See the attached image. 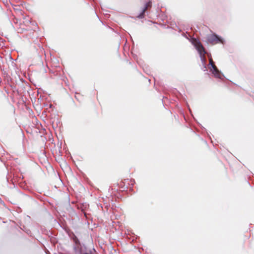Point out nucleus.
<instances>
[{
    "label": "nucleus",
    "mask_w": 254,
    "mask_h": 254,
    "mask_svg": "<svg viewBox=\"0 0 254 254\" xmlns=\"http://www.w3.org/2000/svg\"><path fill=\"white\" fill-rule=\"evenodd\" d=\"M152 6V2L151 1H149L147 2L145 5L143 9H142V12L138 16V17L139 18H142L144 16V13L145 11L149 8H151Z\"/></svg>",
    "instance_id": "obj_1"
},
{
    "label": "nucleus",
    "mask_w": 254,
    "mask_h": 254,
    "mask_svg": "<svg viewBox=\"0 0 254 254\" xmlns=\"http://www.w3.org/2000/svg\"><path fill=\"white\" fill-rule=\"evenodd\" d=\"M195 47L200 56L202 55H204L205 54L204 48L200 42H196L195 44Z\"/></svg>",
    "instance_id": "obj_2"
},
{
    "label": "nucleus",
    "mask_w": 254,
    "mask_h": 254,
    "mask_svg": "<svg viewBox=\"0 0 254 254\" xmlns=\"http://www.w3.org/2000/svg\"><path fill=\"white\" fill-rule=\"evenodd\" d=\"M208 41L210 43L215 44L217 43L219 41V39L216 35H211L208 38Z\"/></svg>",
    "instance_id": "obj_3"
},
{
    "label": "nucleus",
    "mask_w": 254,
    "mask_h": 254,
    "mask_svg": "<svg viewBox=\"0 0 254 254\" xmlns=\"http://www.w3.org/2000/svg\"><path fill=\"white\" fill-rule=\"evenodd\" d=\"M212 68L213 69V73L215 75V77L218 78H220L221 77V74L219 70L218 69L217 67L215 65H213L212 66Z\"/></svg>",
    "instance_id": "obj_4"
},
{
    "label": "nucleus",
    "mask_w": 254,
    "mask_h": 254,
    "mask_svg": "<svg viewBox=\"0 0 254 254\" xmlns=\"http://www.w3.org/2000/svg\"><path fill=\"white\" fill-rule=\"evenodd\" d=\"M209 64L211 65V66H212L213 65H215L214 63L211 58L209 59Z\"/></svg>",
    "instance_id": "obj_5"
},
{
    "label": "nucleus",
    "mask_w": 254,
    "mask_h": 254,
    "mask_svg": "<svg viewBox=\"0 0 254 254\" xmlns=\"http://www.w3.org/2000/svg\"><path fill=\"white\" fill-rule=\"evenodd\" d=\"M78 240H75V243H77Z\"/></svg>",
    "instance_id": "obj_6"
}]
</instances>
